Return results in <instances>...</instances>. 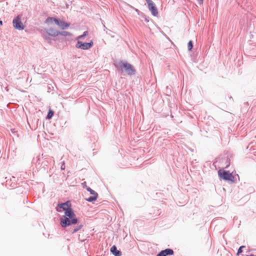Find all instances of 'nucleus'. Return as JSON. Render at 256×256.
<instances>
[{
	"instance_id": "1",
	"label": "nucleus",
	"mask_w": 256,
	"mask_h": 256,
	"mask_svg": "<svg viewBox=\"0 0 256 256\" xmlns=\"http://www.w3.org/2000/svg\"><path fill=\"white\" fill-rule=\"evenodd\" d=\"M64 214V219H62L60 222L62 227H66L67 226L76 224L77 223L78 220L72 210H69V211L66 212Z\"/></svg>"
},
{
	"instance_id": "2",
	"label": "nucleus",
	"mask_w": 256,
	"mask_h": 256,
	"mask_svg": "<svg viewBox=\"0 0 256 256\" xmlns=\"http://www.w3.org/2000/svg\"><path fill=\"white\" fill-rule=\"evenodd\" d=\"M46 23L48 26H51L54 23L59 26L62 29H66L70 26V24L66 23L64 21H60L58 19L48 17L46 20Z\"/></svg>"
},
{
	"instance_id": "3",
	"label": "nucleus",
	"mask_w": 256,
	"mask_h": 256,
	"mask_svg": "<svg viewBox=\"0 0 256 256\" xmlns=\"http://www.w3.org/2000/svg\"><path fill=\"white\" fill-rule=\"evenodd\" d=\"M118 66L121 70H124L129 75L134 74L136 72L132 66L126 62H121L118 63Z\"/></svg>"
},
{
	"instance_id": "4",
	"label": "nucleus",
	"mask_w": 256,
	"mask_h": 256,
	"mask_svg": "<svg viewBox=\"0 0 256 256\" xmlns=\"http://www.w3.org/2000/svg\"><path fill=\"white\" fill-rule=\"evenodd\" d=\"M218 175L220 178L224 180L234 181V176L228 171L220 170L218 171Z\"/></svg>"
},
{
	"instance_id": "5",
	"label": "nucleus",
	"mask_w": 256,
	"mask_h": 256,
	"mask_svg": "<svg viewBox=\"0 0 256 256\" xmlns=\"http://www.w3.org/2000/svg\"><path fill=\"white\" fill-rule=\"evenodd\" d=\"M94 42L91 40L90 42H82L80 41H78L76 44V47L82 50H88L92 47Z\"/></svg>"
},
{
	"instance_id": "6",
	"label": "nucleus",
	"mask_w": 256,
	"mask_h": 256,
	"mask_svg": "<svg viewBox=\"0 0 256 256\" xmlns=\"http://www.w3.org/2000/svg\"><path fill=\"white\" fill-rule=\"evenodd\" d=\"M12 23L15 28L19 30L24 29V26L20 21V18L19 16H18L13 20Z\"/></svg>"
},
{
	"instance_id": "7",
	"label": "nucleus",
	"mask_w": 256,
	"mask_h": 256,
	"mask_svg": "<svg viewBox=\"0 0 256 256\" xmlns=\"http://www.w3.org/2000/svg\"><path fill=\"white\" fill-rule=\"evenodd\" d=\"M148 4V7L152 15L156 16L158 14V10L154 4L152 0H146Z\"/></svg>"
},
{
	"instance_id": "8",
	"label": "nucleus",
	"mask_w": 256,
	"mask_h": 256,
	"mask_svg": "<svg viewBox=\"0 0 256 256\" xmlns=\"http://www.w3.org/2000/svg\"><path fill=\"white\" fill-rule=\"evenodd\" d=\"M86 190L91 194L92 195V196H90L88 198H86V200L90 202L96 200L98 198V194L90 188H87Z\"/></svg>"
},
{
	"instance_id": "9",
	"label": "nucleus",
	"mask_w": 256,
	"mask_h": 256,
	"mask_svg": "<svg viewBox=\"0 0 256 256\" xmlns=\"http://www.w3.org/2000/svg\"><path fill=\"white\" fill-rule=\"evenodd\" d=\"M58 206L60 208H62L66 212L69 211V210H72L71 208V204L70 201L58 204Z\"/></svg>"
},
{
	"instance_id": "10",
	"label": "nucleus",
	"mask_w": 256,
	"mask_h": 256,
	"mask_svg": "<svg viewBox=\"0 0 256 256\" xmlns=\"http://www.w3.org/2000/svg\"><path fill=\"white\" fill-rule=\"evenodd\" d=\"M46 32L51 36H56L59 35L60 31L56 28H50L46 30Z\"/></svg>"
},
{
	"instance_id": "11",
	"label": "nucleus",
	"mask_w": 256,
	"mask_h": 256,
	"mask_svg": "<svg viewBox=\"0 0 256 256\" xmlns=\"http://www.w3.org/2000/svg\"><path fill=\"white\" fill-rule=\"evenodd\" d=\"M174 254V251L170 248H167L164 250H162L158 254L157 256H166L167 255H172Z\"/></svg>"
},
{
	"instance_id": "12",
	"label": "nucleus",
	"mask_w": 256,
	"mask_h": 256,
	"mask_svg": "<svg viewBox=\"0 0 256 256\" xmlns=\"http://www.w3.org/2000/svg\"><path fill=\"white\" fill-rule=\"evenodd\" d=\"M110 252L116 256H120L122 252L117 250L115 246H113L110 248Z\"/></svg>"
},
{
	"instance_id": "13",
	"label": "nucleus",
	"mask_w": 256,
	"mask_h": 256,
	"mask_svg": "<svg viewBox=\"0 0 256 256\" xmlns=\"http://www.w3.org/2000/svg\"><path fill=\"white\" fill-rule=\"evenodd\" d=\"M54 115V112L52 110H50L47 116V118L48 119L51 118Z\"/></svg>"
},
{
	"instance_id": "14",
	"label": "nucleus",
	"mask_w": 256,
	"mask_h": 256,
	"mask_svg": "<svg viewBox=\"0 0 256 256\" xmlns=\"http://www.w3.org/2000/svg\"><path fill=\"white\" fill-rule=\"evenodd\" d=\"M60 35H62V36H71V34L69 32H60Z\"/></svg>"
},
{
	"instance_id": "15",
	"label": "nucleus",
	"mask_w": 256,
	"mask_h": 256,
	"mask_svg": "<svg viewBox=\"0 0 256 256\" xmlns=\"http://www.w3.org/2000/svg\"><path fill=\"white\" fill-rule=\"evenodd\" d=\"M88 34V32L86 31L84 32L83 34L80 36L78 37V39H81L84 38V36H86Z\"/></svg>"
},
{
	"instance_id": "16",
	"label": "nucleus",
	"mask_w": 256,
	"mask_h": 256,
	"mask_svg": "<svg viewBox=\"0 0 256 256\" xmlns=\"http://www.w3.org/2000/svg\"><path fill=\"white\" fill-rule=\"evenodd\" d=\"M193 45L192 41L190 40L188 44V48L189 50H190L192 48Z\"/></svg>"
},
{
	"instance_id": "17",
	"label": "nucleus",
	"mask_w": 256,
	"mask_h": 256,
	"mask_svg": "<svg viewBox=\"0 0 256 256\" xmlns=\"http://www.w3.org/2000/svg\"><path fill=\"white\" fill-rule=\"evenodd\" d=\"M244 248V246H241L238 250V253L237 254H240L241 252H242V248Z\"/></svg>"
},
{
	"instance_id": "18",
	"label": "nucleus",
	"mask_w": 256,
	"mask_h": 256,
	"mask_svg": "<svg viewBox=\"0 0 256 256\" xmlns=\"http://www.w3.org/2000/svg\"><path fill=\"white\" fill-rule=\"evenodd\" d=\"M198 0L200 1V3H202L203 2V0Z\"/></svg>"
},
{
	"instance_id": "19",
	"label": "nucleus",
	"mask_w": 256,
	"mask_h": 256,
	"mask_svg": "<svg viewBox=\"0 0 256 256\" xmlns=\"http://www.w3.org/2000/svg\"><path fill=\"white\" fill-rule=\"evenodd\" d=\"M2 20H0V24L2 25Z\"/></svg>"
},
{
	"instance_id": "20",
	"label": "nucleus",
	"mask_w": 256,
	"mask_h": 256,
	"mask_svg": "<svg viewBox=\"0 0 256 256\" xmlns=\"http://www.w3.org/2000/svg\"><path fill=\"white\" fill-rule=\"evenodd\" d=\"M57 210V211H58V212H61V210H58V208H57V210Z\"/></svg>"
},
{
	"instance_id": "21",
	"label": "nucleus",
	"mask_w": 256,
	"mask_h": 256,
	"mask_svg": "<svg viewBox=\"0 0 256 256\" xmlns=\"http://www.w3.org/2000/svg\"><path fill=\"white\" fill-rule=\"evenodd\" d=\"M254 256V255L251 254V255H250V256Z\"/></svg>"
}]
</instances>
